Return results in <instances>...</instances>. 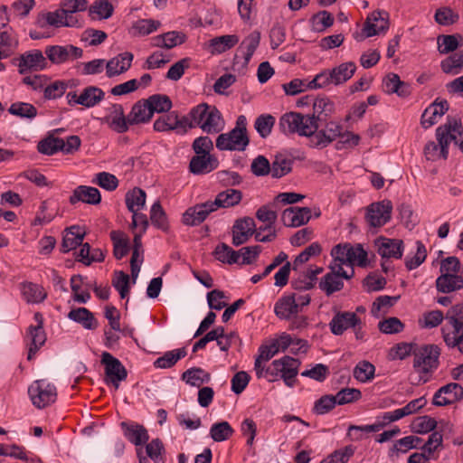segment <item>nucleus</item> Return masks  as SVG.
Here are the masks:
<instances>
[{"label": "nucleus", "mask_w": 463, "mask_h": 463, "mask_svg": "<svg viewBox=\"0 0 463 463\" xmlns=\"http://www.w3.org/2000/svg\"><path fill=\"white\" fill-rule=\"evenodd\" d=\"M334 109L335 105L328 98H317L313 103L312 116L292 111L285 113L279 118V129L285 135L297 133L299 136L311 137L318 128V121L326 120Z\"/></svg>", "instance_id": "f257e3e1"}, {"label": "nucleus", "mask_w": 463, "mask_h": 463, "mask_svg": "<svg viewBox=\"0 0 463 463\" xmlns=\"http://www.w3.org/2000/svg\"><path fill=\"white\" fill-rule=\"evenodd\" d=\"M342 130L343 128L340 124L330 121L326 124L325 129L319 131L317 130L315 134L311 136L313 137L311 141L314 143L315 146L326 147L337 137H345L346 136L347 138L344 141L345 143L351 142L353 146L358 145L360 140V137L358 135L349 132L345 134L343 133Z\"/></svg>", "instance_id": "f03ea898"}, {"label": "nucleus", "mask_w": 463, "mask_h": 463, "mask_svg": "<svg viewBox=\"0 0 463 463\" xmlns=\"http://www.w3.org/2000/svg\"><path fill=\"white\" fill-rule=\"evenodd\" d=\"M440 349L436 345H426L421 346L418 352H413V367L416 371L423 373H431L438 368Z\"/></svg>", "instance_id": "7ed1b4c3"}, {"label": "nucleus", "mask_w": 463, "mask_h": 463, "mask_svg": "<svg viewBox=\"0 0 463 463\" xmlns=\"http://www.w3.org/2000/svg\"><path fill=\"white\" fill-rule=\"evenodd\" d=\"M28 394L33 404L38 409L49 406L57 398L56 387L45 380L33 382L28 388Z\"/></svg>", "instance_id": "20e7f679"}, {"label": "nucleus", "mask_w": 463, "mask_h": 463, "mask_svg": "<svg viewBox=\"0 0 463 463\" xmlns=\"http://www.w3.org/2000/svg\"><path fill=\"white\" fill-rule=\"evenodd\" d=\"M12 62L18 68L20 74L43 71L47 67L46 58L42 51L37 49L22 53L19 57L14 58Z\"/></svg>", "instance_id": "39448f33"}, {"label": "nucleus", "mask_w": 463, "mask_h": 463, "mask_svg": "<svg viewBox=\"0 0 463 463\" xmlns=\"http://www.w3.org/2000/svg\"><path fill=\"white\" fill-rule=\"evenodd\" d=\"M392 211L390 200L373 203L367 207L365 220L371 227H382L391 220Z\"/></svg>", "instance_id": "423d86ee"}, {"label": "nucleus", "mask_w": 463, "mask_h": 463, "mask_svg": "<svg viewBox=\"0 0 463 463\" xmlns=\"http://www.w3.org/2000/svg\"><path fill=\"white\" fill-rule=\"evenodd\" d=\"M250 144L248 135H241L239 130L232 129L216 138V147L221 151H244Z\"/></svg>", "instance_id": "0eeeda50"}, {"label": "nucleus", "mask_w": 463, "mask_h": 463, "mask_svg": "<svg viewBox=\"0 0 463 463\" xmlns=\"http://www.w3.org/2000/svg\"><path fill=\"white\" fill-rule=\"evenodd\" d=\"M101 364L105 366V374L116 389L119 383L126 380L128 372L122 363L111 354L103 352L101 354Z\"/></svg>", "instance_id": "6e6552de"}, {"label": "nucleus", "mask_w": 463, "mask_h": 463, "mask_svg": "<svg viewBox=\"0 0 463 463\" xmlns=\"http://www.w3.org/2000/svg\"><path fill=\"white\" fill-rule=\"evenodd\" d=\"M47 58L55 64H61L70 60L79 59L82 56V49L71 44L64 46L51 45L45 49Z\"/></svg>", "instance_id": "1a4fd4ad"}, {"label": "nucleus", "mask_w": 463, "mask_h": 463, "mask_svg": "<svg viewBox=\"0 0 463 463\" xmlns=\"http://www.w3.org/2000/svg\"><path fill=\"white\" fill-rule=\"evenodd\" d=\"M360 325H362V320L356 313L337 311L331 319L329 327L335 335H342L347 329L355 328Z\"/></svg>", "instance_id": "9d476101"}, {"label": "nucleus", "mask_w": 463, "mask_h": 463, "mask_svg": "<svg viewBox=\"0 0 463 463\" xmlns=\"http://www.w3.org/2000/svg\"><path fill=\"white\" fill-rule=\"evenodd\" d=\"M463 398V387L456 383L440 387L434 394L432 404L438 407L450 405Z\"/></svg>", "instance_id": "9b49d317"}, {"label": "nucleus", "mask_w": 463, "mask_h": 463, "mask_svg": "<svg viewBox=\"0 0 463 463\" xmlns=\"http://www.w3.org/2000/svg\"><path fill=\"white\" fill-rule=\"evenodd\" d=\"M389 28V14L385 11H373L366 18L363 31L366 37L385 33Z\"/></svg>", "instance_id": "f8f14e48"}, {"label": "nucleus", "mask_w": 463, "mask_h": 463, "mask_svg": "<svg viewBox=\"0 0 463 463\" xmlns=\"http://www.w3.org/2000/svg\"><path fill=\"white\" fill-rule=\"evenodd\" d=\"M300 364L301 362L298 359L288 355L274 360V365L279 366L280 379L284 381L288 387H293L295 385Z\"/></svg>", "instance_id": "ddd939ff"}, {"label": "nucleus", "mask_w": 463, "mask_h": 463, "mask_svg": "<svg viewBox=\"0 0 463 463\" xmlns=\"http://www.w3.org/2000/svg\"><path fill=\"white\" fill-rule=\"evenodd\" d=\"M215 212L210 201L203 203H197L189 207L182 217V222L187 226H197L201 224L210 213Z\"/></svg>", "instance_id": "4468645a"}, {"label": "nucleus", "mask_w": 463, "mask_h": 463, "mask_svg": "<svg viewBox=\"0 0 463 463\" xmlns=\"http://www.w3.org/2000/svg\"><path fill=\"white\" fill-rule=\"evenodd\" d=\"M255 232V222L251 217L235 221L232 226V244L236 247L246 243Z\"/></svg>", "instance_id": "2eb2a0df"}, {"label": "nucleus", "mask_w": 463, "mask_h": 463, "mask_svg": "<svg viewBox=\"0 0 463 463\" xmlns=\"http://www.w3.org/2000/svg\"><path fill=\"white\" fill-rule=\"evenodd\" d=\"M109 114L104 120L109 127L117 133H125L128 130V115L126 117L121 104H111L108 108Z\"/></svg>", "instance_id": "dca6fc26"}, {"label": "nucleus", "mask_w": 463, "mask_h": 463, "mask_svg": "<svg viewBox=\"0 0 463 463\" xmlns=\"http://www.w3.org/2000/svg\"><path fill=\"white\" fill-rule=\"evenodd\" d=\"M34 319L37 322L36 326H30L28 328V336L30 337L31 343L27 354V359H33L35 353L39 348L45 343L46 335L43 330V315L39 312L34 314Z\"/></svg>", "instance_id": "f3484780"}, {"label": "nucleus", "mask_w": 463, "mask_h": 463, "mask_svg": "<svg viewBox=\"0 0 463 463\" xmlns=\"http://www.w3.org/2000/svg\"><path fill=\"white\" fill-rule=\"evenodd\" d=\"M377 252L383 259H401L403 252V241L398 239L380 237L374 241Z\"/></svg>", "instance_id": "a211bd4d"}, {"label": "nucleus", "mask_w": 463, "mask_h": 463, "mask_svg": "<svg viewBox=\"0 0 463 463\" xmlns=\"http://www.w3.org/2000/svg\"><path fill=\"white\" fill-rule=\"evenodd\" d=\"M77 24L78 20L73 15H66L65 11L61 8L54 12L43 14L38 18V24L40 27H44L46 24L54 27H73L76 26Z\"/></svg>", "instance_id": "6ab92c4d"}, {"label": "nucleus", "mask_w": 463, "mask_h": 463, "mask_svg": "<svg viewBox=\"0 0 463 463\" xmlns=\"http://www.w3.org/2000/svg\"><path fill=\"white\" fill-rule=\"evenodd\" d=\"M311 219V209L308 207L291 206L285 209L281 220L285 226L298 227L306 224Z\"/></svg>", "instance_id": "aec40b11"}, {"label": "nucleus", "mask_w": 463, "mask_h": 463, "mask_svg": "<svg viewBox=\"0 0 463 463\" xmlns=\"http://www.w3.org/2000/svg\"><path fill=\"white\" fill-rule=\"evenodd\" d=\"M449 105L446 99H435L421 115L420 124L422 128H429L438 122V118L442 117L448 110Z\"/></svg>", "instance_id": "412c9836"}, {"label": "nucleus", "mask_w": 463, "mask_h": 463, "mask_svg": "<svg viewBox=\"0 0 463 463\" xmlns=\"http://www.w3.org/2000/svg\"><path fill=\"white\" fill-rule=\"evenodd\" d=\"M134 55L130 52H121L111 58L106 64L107 76L112 78L128 71L131 67Z\"/></svg>", "instance_id": "4be33fe9"}, {"label": "nucleus", "mask_w": 463, "mask_h": 463, "mask_svg": "<svg viewBox=\"0 0 463 463\" xmlns=\"http://www.w3.org/2000/svg\"><path fill=\"white\" fill-rule=\"evenodd\" d=\"M219 161L214 156H194L189 164V170L194 175H205L215 170Z\"/></svg>", "instance_id": "5701e85b"}, {"label": "nucleus", "mask_w": 463, "mask_h": 463, "mask_svg": "<svg viewBox=\"0 0 463 463\" xmlns=\"http://www.w3.org/2000/svg\"><path fill=\"white\" fill-rule=\"evenodd\" d=\"M101 201L99 191L92 186L80 185L70 197V203L75 204L78 202H82L89 204H99Z\"/></svg>", "instance_id": "b1692460"}, {"label": "nucleus", "mask_w": 463, "mask_h": 463, "mask_svg": "<svg viewBox=\"0 0 463 463\" xmlns=\"http://www.w3.org/2000/svg\"><path fill=\"white\" fill-rule=\"evenodd\" d=\"M439 133L443 135V139H446L448 144L453 141L456 145L458 146L459 142L455 133H457L459 137H461L463 134L461 119L448 117L447 123L437 128L436 137H438Z\"/></svg>", "instance_id": "393cba45"}, {"label": "nucleus", "mask_w": 463, "mask_h": 463, "mask_svg": "<svg viewBox=\"0 0 463 463\" xmlns=\"http://www.w3.org/2000/svg\"><path fill=\"white\" fill-rule=\"evenodd\" d=\"M276 316L281 319H289L291 316L298 313V304L295 295H288L279 298L274 307Z\"/></svg>", "instance_id": "a878e982"}, {"label": "nucleus", "mask_w": 463, "mask_h": 463, "mask_svg": "<svg viewBox=\"0 0 463 463\" xmlns=\"http://www.w3.org/2000/svg\"><path fill=\"white\" fill-rule=\"evenodd\" d=\"M436 288L445 294L463 288V278L457 274L442 273L436 279Z\"/></svg>", "instance_id": "bb28decb"}, {"label": "nucleus", "mask_w": 463, "mask_h": 463, "mask_svg": "<svg viewBox=\"0 0 463 463\" xmlns=\"http://www.w3.org/2000/svg\"><path fill=\"white\" fill-rule=\"evenodd\" d=\"M242 199V194L240 190L227 189L219 193L214 201H210L213 207L216 210L219 208H229L240 203Z\"/></svg>", "instance_id": "cd10ccee"}, {"label": "nucleus", "mask_w": 463, "mask_h": 463, "mask_svg": "<svg viewBox=\"0 0 463 463\" xmlns=\"http://www.w3.org/2000/svg\"><path fill=\"white\" fill-rule=\"evenodd\" d=\"M153 117L146 99L136 102L128 113V123L130 126L148 122Z\"/></svg>", "instance_id": "c85d7f7f"}, {"label": "nucleus", "mask_w": 463, "mask_h": 463, "mask_svg": "<svg viewBox=\"0 0 463 463\" xmlns=\"http://www.w3.org/2000/svg\"><path fill=\"white\" fill-rule=\"evenodd\" d=\"M68 318L80 324L85 329L93 330L99 326L98 320L86 307L72 308L68 313Z\"/></svg>", "instance_id": "c756f323"}, {"label": "nucleus", "mask_w": 463, "mask_h": 463, "mask_svg": "<svg viewBox=\"0 0 463 463\" xmlns=\"http://www.w3.org/2000/svg\"><path fill=\"white\" fill-rule=\"evenodd\" d=\"M120 425L124 430L125 437L136 446L144 444L148 440L147 430L143 425L137 423L128 424L125 421L121 422Z\"/></svg>", "instance_id": "7c9ffc66"}, {"label": "nucleus", "mask_w": 463, "mask_h": 463, "mask_svg": "<svg viewBox=\"0 0 463 463\" xmlns=\"http://www.w3.org/2000/svg\"><path fill=\"white\" fill-rule=\"evenodd\" d=\"M222 113L215 106H210L203 124L201 126L203 131L212 134L219 133L223 128Z\"/></svg>", "instance_id": "2f4dec72"}, {"label": "nucleus", "mask_w": 463, "mask_h": 463, "mask_svg": "<svg viewBox=\"0 0 463 463\" xmlns=\"http://www.w3.org/2000/svg\"><path fill=\"white\" fill-rule=\"evenodd\" d=\"M184 40L185 35L184 33L171 31L154 37L152 44L155 47L172 49L184 43Z\"/></svg>", "instance_id": "473e14b6"}, {"label": "nucleus", "mask_w": 463, "mask_h": 463, "mask_svg": "<svg viewBox=\"0 0 463 463\" xmlns=\"http://www.w3.org/2000/svg\"><path fill=\"white\" fill-rule=\"evenodd\" d=\"M85 232L80 226H71L67 229V233L62 239L61 251L63 253L76 249L77 246L81 245Z\"/></svg>", "instance_id": "72a5a7b5"}, {"label": "nucleus", "mask_w": 463, "mask_h": 463, "mask_svg": "<svg viewBox=\"0 0 463 463\" xmlns=\"http://www.w3.org/2000/svg\"><path fill=\"white\" fill-rule=\"evenodd\" d=\"M104 91L94 86H89L83 90L81 94L74 100V103L82 105L86 108L96 106L104 99Z\"/></svg>", "instance_id": "f704fd0d"}, {"label": "nucleus", "mask_w": 463, "mask_h": 463, "mask_svg": "<svg viewBox=\"0 0 463 463\" xmlns=\"http://www.w3.org/2000/svg\"><path fill=\"white\" fill-rule=\"evenodd\" d=\"M21 293L28 303H41L46 297L47 293L44 288L33 282H24L21 284Z\"/></svg>", "instance_id": "c9c22d12"}, {"label": "nucleus", "mask_w": 463, "mask_h": 463, "mask_svg": "<svg viewBox=\"0 0 463 463\" xmlns=\"http://www.w3.org/2000/svg\"><path fill=\"white\" fill-rule=\"evenodd\" d=\"M260 33L253 31L240 44L237 52L241 54L245 63H249L256 49L260 45Z\"/></svg>", "instance_id": "e433bc0d"}, {"label": "nucleus", "mask_w": 463, "mask_h": 463, "mask_svg": "<svg viewBox=\"0 0 463 463\" xmlns=\"http://www.w3.org/2000/svg\"><path fill=\"white\" fill-rule=\"evenodd\" d=\"M293 159L279 153L270 163V175L273 178H281L292 171Z\"/></svg>", "instance_id": "4c0bfd02"}, {"label": "nucleus", "mask_w": 463, "mask_h": 463, "mask_svg": "<svg viewBox=\"0 0 463 463\" xmlns=\"http://www.w3.org/2000/svg\"><path fill=\"white\" fill-rule=\"evenodd\" d=\"M355 70L356 65L353 61L344 62L333 68L331 70L332 76H330V78L333 79V84L340 85L346 82L353 77Z\"/></svg>", "instance_id": "58836bf2"}, {"label": "nucleus", "mask_w": 463, "mask_h": 463, "mask_svg": "<svg viewBox=\"0 0 463 463\" xmlns=\"http://www.w3.org/2000/svg\"><path fill=\"white\" fill-rule=\"evenodd\" d=\"M91 19L105 20L112 16L114 6L109 0H95L88 8Z\"/></svg>", "instance_id": "ea45409f"}, {"label": "nucleus", "mask_w": 463, "mask_h": 463, "mask_svg": "<svg viewBox=\"0 0 463 463\" xmlns=\"http://www.w3.org/2000/svg\"><path fill=\"white\" fill-rule=\"evenodd\" d=\"M213 255L217 260L230 265L239 264V260H241V251L234 250L223 242L216 246Z\"/></svg>", "instance_id": "a19ab883"}, {"label": "nucleus", "mask_w": 463, "mask_h": 463, "mask_svg": "<svg viewBox=\"0 0 463 463\" xmlns=\"http://www.w3.org/2000/svg\"><path fill=\"white\" fill-rule=\"evenodd\" d=\"M187 354L184 347L175 349L172 351H168L165 353L162 356L158 357L155 362L154 365L156 368H171L173 367L180 359L185 357Z\"/></svg>", "instance_id": "79ce46f5"}, {"label": "nucleus", "mask_w": 463, "mask_h": 463, "mask_svg": "<svg viewBox=\"0 0 463 463\" xmlns=\"http://www.w3.org/2000/svg\"><path fill=\"white\" fill-rule=\"evenodd\" d=\"M334 16L327 11H319L313 14L309 20L311 30L317 33H323L334 24Z\"/></svg>", "instance_id": "37998d69"}, {"label": "nucleus", "mask_w": 463, "mask_h": 463, "mask_svg": "<svg viewBox=\"0 0 463 463\" xmlns=\"http://www.w3.org/2000/svg\"><path fill=\"white\" fill-rule=\"evenodd\" d=\"M146 192L139 187H135L128 191L125 197L126 205L128 211L135 212L142 209L146 204Z\"/></svg>", "instance_id": "c03bdc74"}, {"label": "nucleus", "mask_w": 463, "mask_h": 463, "mask_svg": "<svg viewBox=\"0 0 463 463\" xmlns=\"http://www.w3.org/2000/svg\"><path fill=\"white\" fill-rule=\"evenodd\" d=\"M110 239L113 242V255L117 260H121L128 253V238L120 231H112Z\"/></svg>", "instance_id": "a18cd8bd"}, {"label": "nucleus", "mask_w": 463, "mask_h": 463, "mask_svg": "<svg viewBox=\"0 0 463 463\" xmlns=\"http://www.w3.org/2000/svg\"><path fill=\"white\" fill-rule=\"evenodd\" d=\"M211 375L200 367H194L186 370L182 374V380L185 381L186 383L199 387L203 383L210 381Z\"/></svg>", "instance_id": "49530a36"}, {"label": "nucleus", "mask_w": 463, "mask_h": 463, "mask_svg": "<svg viewBox=\"0 0 463 463\" xmlns=\"http://www.w3.org/2000/svg\"><path fill=\"white\" fill-rule=\"evenodd\" d=\"M150 221L155 227L163 232H167L169 230V222L166 213L159 201L154 203L151 207Z\"/></svg>", "instance_id": "de8ad7c7"}, {"label": "nucleus", "mask_w": 463, "mask_h": 463, "mask_svg": "<svg viewBox=\"0 0 463 463\" xmlns=\"http://www.w3.org/2000/svg\"><path fill=\"white\" fill-rule=\"evenodd\" d=\"M343 288V279L338 278L335 273L327 272L319 282V288L324 291L326 296H331L340 291Z\"/></svg>", "instance_id": "09e8293b"}, {"label": "nucleus", "mask_w": 463, "mask_h": 463, "mask_svg": "<svg viewBox=\"0 0 463 463\" xmlns=\"http://www.w3.org/2000/svg\"><path fill=\"white\" fill-rule=\"evenodd\" d=\"M62 147L61 138L49 134L45 138L42 139L37 145L39 153L47 156H52L61 151Z\"/></svg>", "instance_id": "8fccbe9b"}, {"label": "nucleus", "mask_w": 463, "mask_h": 463, "mask_svg": "<svg viewBox=\"0 0 463 463\" xmlns=\"http://www.w3.org/2000/svg\"><path fill=\"white\" fill-rule=\"evenodd\" d=\"M460 34H441L437 38L438 51L441 54L452 52L459 46Z\"/></svg>", "instance_id": "3c124183"}, {"label": "nucleus", "mask_w": 463, "mask_h": 463, "mask_svg": "<svg viewBox=\"0 0 463 463\" xmlns=\"http://www.w3.org/2000/svg\"><path fill=\"white\" fill-rule=\"evenodd\" d=\"M440 68L446 74H458L463 68V52L453 53L441 61Z\"/></svg>", "instance_id": "603ef678"}, {"label": "nucleus", "mask_w": 463, "mask_h": 463, "mask_svg": "<svg viewBox=\"0 0 463 463\" xmlns=\"http://www.w3.org/2000/svg\"><path fill=\"white\" fill-rule=\"evenodd\" d=\"M146 100L153 115L155 112H167L173 106L170 98L165 94H154L146 99Z\"/></svg>", "instance_id": "864d4df0"}, {"label": "nucleus", "mask_w": 463, "mask_h": 463, "mask_svg": "<svg viewBox=\"0 0 463 463\" xmlns=\"http://www.w3.org/2000/svg\"><path fill=\"white\" fill-rule=\"evenodd\" d=\"M233 433L234 430L228 421L214 423L210 429V436L216 442L229 439Z\"/></svg>", "instance_id": "5fc2aeb1"}, {"label": "nucleus", "mask_w": 463, "mask_h": 463, "mask_svg": "<svg viewBox=\"0 0 463 463\" xmlns=\"http://www.w3.org/2000/svg\"><path fill=\"white\" fill-rule=\"evenodd\" d=\"M8 112L19 118L32 119L37 115V109L26 102H14L8 109Z\"/></svg>", "instance_id": "6e6d98bb"}, {"label": "nucleus", "mask_w": 463, "mask_h": 463, "mask_svg": "<svg viewBox=\"0 0 463 463\" xmlns=\"http://www.w3.org/2000/svg\"><path fill=\"white\" fill-rule=\"evenodd\" d=\"M239 43V37L235 34H227L215 37L211 41L213 52L222 53L231 49Z\"/></svg>", "instance_id": "4d7b16f0"}, {"label": "nucleus", "mask_w": 463, "mask_h": 463, "mask_svg": "<svg viewBox=\"0 0 463 463\" xmlns=\"http://www.w3.org/2000/svg\"><path fill=\"white\" fill-rule=\"evenodd\" d=\"M275 121L276 119L272 115L262 114L256 118L254 128L259 135L265 138L271 133Z\"/></svg>", "instance_id": "13d9d810"}, {"label": "nucleus", "mask_w": 463, "mask_h": 463, "mask_svg": "<svg viewBox=\"0 0 463 463\" xmlns=\"http://www.w3.org/2000/svg\"><path fill=\"white\" fill-rule=\"evenodd\" d=\"M436 427V420L427 415L416 418L411 424L412 431L419 434L432 431Z\"/></svg>", "instance_id": "bf43d9fd"}, {"label": "nucleus", "mask_w": 463, "mask_h": 463, "mask_svg": "<svg viewBox=\"0 0 463 463\" xmlns=\"http://www.w3.org/2000/svg\"><path fill=\"white\" fill-rule=\"evenodd\" d=\"M374 371L375 367L371 363L363 361L354 367V376L357 381L366 383L373 378Z\"/></svg>", "instance_id": "052dcab7"}, {"label": "nucleus", "mask_w": 463, "mask_h": 463, "mask_svg": "<svg viewBox=\"0 0 463 463\" xmlns=\"http://www.w3.org/2000/svg\"><path fill=\"white\" fill-rule=\"evenodd\" d=\"M458 17L457 13L447 6L437 9L434 15L436 23L443 26H449L457 23Z\"/></svg>", "instance_id": "680f3d73"}, {"label": "nucleus", "mask_w": 463, "mask_h": 463, "mask_svg": "<svg viewBox=\"0 0 463 463\" xmlns=\"http://www.w3.org/2000/svg\"><path fill=\"white\" fill-rule=\"evenodd\" d=\"M160 25L161 23L156 20L140 19L134 23L132 29L135 31V34L144 36L156 31Z\"/></svg>", "instance_id": "e2e57ef3"}, {"label": "nucleus", "mask_w": 463, "mask_h": 463, "mask_svg": "<svg viewBox=\"0 0 463 463\" xmlns=\"http://www.w3.org/2000/svg\"><path fill=\"white\" fill-rule=\"evenodd\" d=\"M354 454V448L351 445L332 452L326 459L320 463H346Z\"/></svg>", "instance_id": "0e129e2a"}, {"label": "nucleus", "mask_w": 463, "mask_h": 463, "mask_svg": "<svg viewBox=\"0 0 463 463\" xmlns=\"http://www.w3.org/2000/svg\"><path fill=\"white\" fill-rule=\"evenodd\" d=\"M378 328L383 334H398L404 329V324L398 317H392L380 321Z\"/></svg>", "instance_id": "69168bd1"}, {"label": "nucleus", "mask_w": 463, "mask_h": 463, "mask_svg": "<svg viewBox=\"0 0 463 463\" xmlns=\"http://www.w3.org/2000/svg\"><path fill=\"white\" fill-rule=\"evenodd\" d=\"M417 250L413 257H406L405 266L409 270L418 268L426 259L427 250L425 245L420 241H416Z\"/></svg>", "instance_id": "338daca9"}, {"label": "nucleus", "mask_w": 463, "mask_h": 463, "mask_svg": "<svg viewBox=\"0 0 463 463\" xmlns=\"http://www.w3.org/2000/svg\"><path fill=\"white\" fill-rule=\"evenodd\" d=\"M362 396L361 391L354 388H344L334 397L339 405H344L358 401Z\"/></svg>", "instance_id": "774afa93"}]
</instances>
